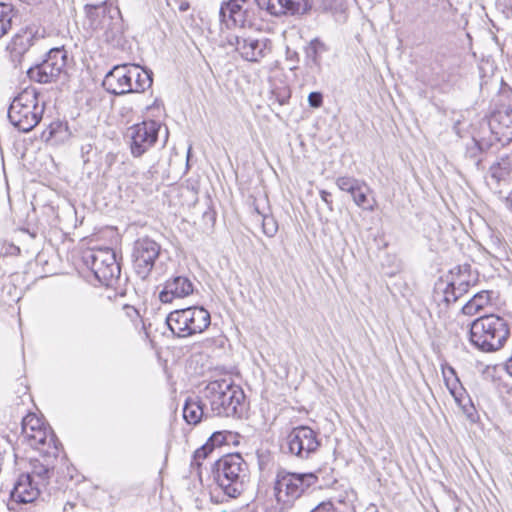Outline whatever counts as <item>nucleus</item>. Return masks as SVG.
Masks as SVG:
<instances>
[{"label": "nucleus", "instance_id": "1", "mask_svg": "<svg viewBox=\"0 0 512 512\" xmlns=\"http://www.w3.org/2000/svg\"><path fill=\"white\" fill-rule=\"evenodd\" d=\"M469 342L484 353L499 351L510 336L508 322L496 314L478 317L470 323Z\"/></svg>", "mask_w": 512, "mask_h": 512}, {"label": "nucleus", "instance_id": "2", "mask_svg": "<svg viewBox=\"0 0 512 512\" xmlns=\"http://www.w3.org/2000/svg\"><path fill=\"white\" fill-rule=\"evenodd\" d=\"M213 416L240 417L245 395L243 390L229 379L209 382L202 391Z\"/></svg>", "mask_w": 512, "mask_h": 512}, {"label": "nucleus", "instance_id": "3", "mask_svg": "<svg viewBox=\"0 0 512 512\" xmlns=\"http://www.w3.org/2000/svg\"><path fill=\"white\" fill-rule=\"evenodd\" d=\"M153 83L152 72L136 64L115 65L103 80L104 89L113 95L142 93Z\"/></svg>", "mask_w": 512, "mask_h": 512}, {"label": "nucleus", "instance_id": "4", "mask_svg": "<svg viewBox=\"0 0 512 512\" xmlns=\"http://www.w3.org/2000/svg\"><path fill=\"white\" fill-rule=\"evenodd\" d=\"M35 88H25L11 102L8 109L10 123L21 132H29L43 117L45 103L39 101Z\"/></svg>", "mask_w": 512, "mask_h": 512}, {"label": "nucleus", "instance_id": "5", "mask_svg": "<svg viewBox=\"0 0 512 512\" xmlns=\"http://www.w3.org/2000/svg\"><path fill=\"white\" fill-rule=\"evenodd\" d=\"M215 479L227 496L237 498L245 490L248 465L240 454H227L215 463Z\"/></svg>", "mask_w": 512, "mask_h": 512}, {"label": "nucleus", "instance_id": "6", "mask_svg": "<svg viewBox=\"0 0 512 512\" xmlns=\"http://www.w3.org/2000/svg\"><path fill=\"white\" fill-rule=\"evenodd\" d=\"M319 478L313 472L297 473L279 469L274 480V494L279 504L291 506L316 486Z\"/></svg>", "mask_w": 512, "mask_h": 512}, {"label": "nucleus", "instance_id": "7", "mask_svg": "<svg viewBox=\"0 0 512 512\" xmlns=\"http://www.w3.org/2000/svg\"><path fill=\"white\" fill-rule=\"evenodd\" d=\"M210 322V313L198 306L174 310L166 318L171 332L182 338L202 333L209 327Z\"/></svg>", "mask_w": 512, "mask_h": 512}, {"label": "nucleus", "instance_id": "8", "mask_svg": "<svg viewBox=\"0 0 512 512\" xmlns=\"http://www.w3.org/2000/svg\"><path fill=\"white\" fill-rule=\"evenodd\" d=\"M83 260L102 285L114 287L119 281L121 269L112 249L100 248L88 251L84 254Z\"/></svg>", "mask_w": 512, "mask_h": 512}, {"label": "nucleus", "instance_id": "9", "mask_svg": "<svg viewBox=\"0 0 512 512\" xmlns=\"http://www.w3.org/2000/svg\"><path fill=\"white\" fill-rule=\"evenodd\" d=\"M67 64V52L63 47L52 48L46 58L27 71L29 78L39 83H51L64 71Z\"/></svg>", "mask_w": 512, "mask_h": 512}, {"label": "nucleus", "instance_id": "10", "mask_svg": "<svg viewBox=\"0 0 512 512\" xmlns=\"http://www.w3.org/2000/svg\"><path fill=\"white\" fill-rule=\"evenodd\" d=\"M481 129L488 130L491 136L485 142L492 145L494 141L505 146L512 142V107H503L493 112L489 118L482 120Z\"/></svg>", "mask_w": 512, "mask_h": 512}, {"label": "nucleus", "instance_id": "11", "mask_svg": "<svg viewBox=\"0 0 512 512\" xmlns=\"http://www.w3.org/2000/svg\"><path fill=\"white\" fill-rule=\"evenodd\" d=\"M161 123L149 120L135 124L128 128L127 138L130 139V150L134 157L146 153L158 139Z\"/></svg>", "mask_w": 512, "mask_h": 512}, {"label": "nucleus", "instance_id": "12", "mask_svg": "<svg viewBox=\"0 0 512 512\" xmlns=\"http://www.w3.org/2000/svg\"><path fill=\"white\" fill-rule=\"evenodd\" d=\"M160 245L151 238L143 237L138 239L133 246L132 259L136 274L141 279H146L159 257Z\"/></svg>", "mask_w": 512, "mask_h": 512}, {"label": "nucleus", "instance_id": "13", "mask_svg": "<svg viewBox=\"0 0 512 512\" xmlns=\"http://www.w3.org/2000/svg\"><path fill=\"white\" fill-rule=\"evenodd\" d=\"M286 442L289 453L300 459H308L321 444L317 433L308 426L294 427L287 435Z\"/></svg>", "mask_w": 512, "mask_h": 512}, {"label": "nucleus", "instance_id": "14", "mask_svg": "<svg viewBox=\"0 0 512 512\" xmlns=\"http://www.w3.org/2000/svg\"><path fill=\"white\" fill-rule=\"evenodd\" d=\"M270 41L243 34H232L227 37V44L235 49L240 56L250 62H258L265 57Z\"/></svg>", "mask_w": 512, "mask_h": 512}, {"label": "nucleus", "instance_id": "15", "mask_svg": "<svg viewBox=\"0 0 512 512\" xmlns=\"http://www.w3.org/2000/svg\"><path fill=\"white\" fill-rule=\"evenodd\" d=\"M261 10L272 16H299L312 8V0H255Z\"/></svg>", "mask_w": 512, "mask_h": 512}, {"label": "nucleus", "instance_id": "16", "mask_svg": "<svg viewBox=\"0 0 512 512\" xmlns=\"http://www.w3.org/2000/svg\"><path fill=\"white\" fill-rule=\"evenodd\" d=\"M84 9L89 25L94 31L121 17L119 8L108 0L98 4H86Z\"/></svg>", "mask_w": 512, "mask_h": 512}, {"label": "nucleus", "instance_id": "17", "mask_svg": "<svg viewBox=\"0 0 512 512\" xmlns=\"http://www.w3.org/2000/svg\"><path fill=\"white\" fill-rule=\"evenodd\" d=\"M336 185L341 191L349 193L358 207L370 211L374 210L375 201L373 200V203H370L368 199L370 188L363 180L342 176L336 179Z\"/></svg>", "mask_w": 512, "mask_h": 512}, {"label": "nucleus", "instance_id": "18", "mask_svg": "<svg viewBox=\"0 0 512 512\" xmlns=\"http://www.w3.org/2000/svg\"><path fill=\"white\" fill-rule=\"evenodd\" d=\"M247 0H228L223 2L220 10V21L227 28L240 27L243 28L247 21V9L244 7Z\"/></svg>", "mask_w": 512, "mask_h": 512}, {"label": "nucleus", "instance_id": "19", "mask_svg": "<svg viewBox=\"0 0 512 512\" xmlns=\"http://www.w3.org/2000/svg\"><path fill=\"white\" fill-rule=\"evenodd\" d=\"M33 449L40 453H48L49 456H58L60 452L59 443L54 433L44 424L35 433L24 438Z\"/></svg>", "mask_w": 512, "mask_h": 512}, {"label": "nucleus", "instance_id": "20", "mask_svg": "<svg viewBox=\"0 0 512 512\" xmlns=\"http://www.w3.org/2000/svg\"><path fill=\"white\" fill-rule=\"evenodd\" d=\"M329 51V46L319 38L312 39L304 47V67L307 75L315 76L322 71L323 55Z\"/></svg>", "mask_w": 512, "mask_h": 512}, {"label": "nucleus", "instance_id": "21", "mask_svg": "<svg viewBox=\"0 0 512 512\" xmlns=\"http://www.w3.org/2000/svg\"><path fill=\"white\" fill-rule=\"evenodd\" d=\"M40 455L41 459L35 458L30 461V471L25 474L45 488L53 475L55 461L58 456H49L48 453H40Z\"/></svg>", "mask_w": 512, "mask_h": 512}, {"label": "nucleus", "instance_id": "22", "mask_svg": "<svg viewBox=\"0 0 512 512\" xmlns=\"http://www.w3.org/2000/svg\"><path fill=\"white\" fill-rule=\"evenodd\" d=\"M194 291L192 281L185 276H175L167 280L163 290L159 293L162 303H171L176 298H184Z\"/></svg>", "mask_w": 512, "mask_h": 512}, {"label": "nucleus", "instance_id": "23", "mask_svg": "<svg viewBox=\"0 0 512 512\" xmlns=\"http://www.w3.org/2000/svg\"><path fill=\"white\" fill-rule=\"evenodd\" d=\"M42 489L43 487L32 480L29 475L23 473L18 477L11 491V498L16 503H32L38 498Z\"/></svg>", "mask_w": 512, "mask_h": 512}, {"label": "nucleus", "instance_id": "24", "mask_svg": "<svg viewBox=\"0 0 512 512\" xmlns=\"http://www.w3.org/2000/svg\"><path fill=\"white\" fill-rule=\"evenodd\" d=\"M212 417L208 403L203 396L188 397L183 407V418L188 424L197 425L202 419Z\"/></svg>", "mask_w": 512, "mask_h": 512}, {"label": "nucleus", "instance_id": "25", "mask_svg": "<svg viewBox=\"0 0 512 512\" xmlns=\"http://www.w3.org/2000/svg\"><path fill=\"white\" fill-rule=\"evenodd\" d=\"M34 39L35 37L32 30H23L12 38L7 49L9 50L14 62H21V58L33 45Z\"/></svg>", "mask_w": 512, "mask_h": 512}, {"label": "nucleus", "instance_id": "26", "mask_svg": "<svg viewBox=\"0 0 512 512\" xmlns=\"http://www.w3.org/2000/svg\"><path fill=\"white\" fill-rule=\"evenodd\" d=\"M251 217L253 222L261 224L262 232L267 237L275 236L278 231L277 221L270 213H267L264 210H260L259 204L256 201L253 202V211Z\"/></svg>", "mask_w": 512, "mask_h": 512}, {"label": "nucleus", "instance_id": "27", "mask_svg": "<svg viewBox=\"0 0 512 512\" xmlns=\"http://www.w3.org/2000/svg\"><path fill=\"white\" fill-rule=\"evenodd\" d=\"M69 136L67 125L61 121H55L42 132L41 139L50 145H59L64 143Z\"/></svg>", "mask_w": 512, "mask_h": 512}, {"label": "nucleus", "instance_id": "28", "mask_svg": "<svg viewBox=\"0 0 512 512\" xmlns=\"http://www.w3.org/2000/svg\"><path fill=\"white\" fill-rule=\"evenodd\" d=\"M442 375L444 378L445 385L449 390L450 394L453 396L455 402L458 405H461L462 394H464V389L461 385V382L457 376L455 369L449 365H442Z\"/></svg>", "mask_w": 512, "mask_h": 512}, {"label": "nucleus", "instance_id": "29", "mask_svg": "<svg viewBox=\"0 0 512 512\" xmlns=\"http://www.w3.org/2000/svg\"><path fill=\"white\" fill-rule=\"evenodd\" d=\"M491 304V292L487 290L476 293L463 307L462 313L467 316H473L481 312L486 306Z\"/></svg>", "mask_w": 512, "mask_h": 512}, {"label": "nucleus", "instance_id": "30", "mask_svg": "<svg viewBox=\"0 0 512 512\" xmlns=\"http://www.w3.org/2000/svg\"><path fill=\"white\" fill-rule=\"evenodd\" d=\"M97 31H102L103 40L111 45L118 46L121 44L122 36H123V27H122V19L119 17L118 19L113 20L108 23L107 26H103V28H99Z\"/></svg>", "mask_w": 512, "mask_h": 512}, {"label": "nucleus", "instance_id": "31", "mask_svg": "<svg viewBox=\"0 0 512 512\" xmlns=\"http://www.w3.org/2000/svg\"><path fill=\"white\" fill-rule=\"evenodd\" d=\"M489 174L497 183L511 177L512 166L508 157H502L489 168Z\"/></svg>", "mask_w": 512, "mask_h": 512}, {"label": "nucleus", "instance_id": "32", "mask_svg": "<svg viewBox=\"0 0 512 512\" xmlns=\"http://www.w3.org/2000/svg\"><path fill=\"white\" fill-rule=\"evenodd\" d=\"M469 269V265L457 267V274L455 277H453L452 281L450 282V284L453 285V288H455V290L457 291V295L463 296L465 293L468 292V289L471 284V276L468 273Z\"/></svg>", "mask_w": 512, "mask_h": 512}, {"label": "nucleus", "instance_id": "33", "mask_svg": "<svg viewBox=\"0 0 512 512\" xmlns=\"http://www.w3.org/2000/svg\"><path fill=\"white\" fill-rule=\"evenodd\" d=\"M14 16L15 11L12 4L0 3V39L11 29Z\"/></svg>", "mask_w": 512, "mask_h": 512}, {"label": "nucleus", "instance_id": "34", "mask_svg": "<svg viewBox=\"0 0 512 512\" xmlns=\"http://www.w3.org/2000/svg\"><path fill=\"white\" fill-rule=\"evenodd\" d=\"M44 425V422L35 414L30 413L22 419L21 423V436L24 439L30 433H35L39 428Z\"/></svg>", "mask_w": 512, "mask_h": 512}, {"label": "nucleus", "instance_id": "35", "mask_svg": "<svg viewBox=\"0 0 512 512\" xmlns=\"http://www.w3.org/2000/svg\"><path fill=\"white\" fill-rule=\"evenodd\" d=\"M484 141V138L482 140H479L476 137H473L471 142L467 144L466 156L471 159H477V157L482 151V145L484 144Z\"/></svg>", "mask_w": 512, "mask_h": 512}, {"label": "nucleus", "instance_id": "36", "mask_svg": "<svg viewBox=\"0 0 512 512\" xmlns=\"http://www.w3.org/2000/svg\"><path fill=\"white\" fill-rule=\"evenodd\" d=\"M212 452L213 449L211 448V445L206 442L202 447L198 448L194 452L192 465H196L199 467L201 465L200 461L207 458L208 455Z\"/></svg>", "mask_w": 512, "mask_h": 512}, {"label": "nucleus", "instance_id": "37", "mask_svg": "<svg viewBox=\"0 0 512 512\" xmlns=\"http://www.w3.org/2000/svg\"><path fill=\"white\" fill-rule=\"evenodd\" d=\"M457 291L455 288H453V285L450 283L446 286L444 290V300L446 303H454L456 302L461 296L456 294Z\"/></svg>", "mask_w": 512, "mask_h": 512}, {"label": "nucleus", "instance_id": "38", "mask_svg": "<svg viewBox=\"0 0 512 512\" xmlns=\"http://www.w3.org/2000/svg\"><path fill=\"white\" fill-rule=\"evenodd\" d=\"M459 406L462 408V411L466 414L467 418H469L471 421L475 420L474 419L475 408L472 405V403L470 402V400H467V402H465V397L463 394H462V404Z\"/></svg>", "mask_w": 512, "mask_h": 512}, {"label": "nucleus", "instance_id": "39", "mask_svg": "<svg viewBox=\"0 0 512 512\" xmlns=\"http://www.w3.org/2000/svg\"><path fill=\"white\" fill-rule=\"evenodd\" d=\"M225 442H226V436L222 432L213 433L207 441V443L211 445V448L213 450L215 447L221 446Z\"/></svg>", "mask_w": 512, "mask_h": 512}, {"label": "nucleus", "instance_id": "40", "mask_svg": "<svg viewBox=\"0 0 512 512\" xmlns=\"http://www.w3.org/2000/svg\"><path fill=\"white\" fill-rule=\"evenodd\" d=\"M308 103L312 108H319L323 104V96L320 92H311L308 95Z\"/></svg>", "mask_w": 512, "mask_h": 512}, {"label": "nucleus", "instance_id": "41", "mask_svg": "<svg viewBox=\"0 0 512 512\" xmlns=\"http://www.w3.org/2000/svg\"><path fill=\"white\" fill-rule=\"evenodd\" d=\"M310 512H335L334 505L331 501H323L319 503Z\"/></svg>", "mask_w": 512, "mask_h": 512}, {"label": "nucleus", "instance_id": "42", "mask_svg": "<svg viewBox=\"0 0 512 512\" xmlns=\"http://www.w3.org/2000/svg\"><path fill=\"white\" fill-rule=\"evenodd\" d=\"M320 197L322 201L327 205L329 211L333 210V202L331 199V193L326 190H320Z\"/></svg>", "mask_w": 512, "mask_h": 512}, {"label": "nucleus", "instance_id": "43", "mask_svg": "<svg viewBox=\"0 0 512 512\" xmlns=\"http://www.w3.org/2000/svg\"><path fill=\"white\" fill-rule=\"evenodd\" d=\"M505 369L507 373L512 377V355L509 357L505 364Z\"/></svg>", "mask_w": 512, "mask_h": 512}, {"label": "nucleus", "instance_id": "44", "mask_svg": "<svg viewBox=\"0 0 512 512\" xmlns=\"http://www.w3.org/2000/svg\"><path fill=\"white\" fill-rule=\"evenodd\" d=\"M190 7V4L187 2V1H182L180 4H179V10L184 12V11H187Z\"/></svg>", "mask_w": 512, "mask_h": 512}, {"label": "nucleus", "instance_id": "45", "mask_svg": "<svg viewBox=\"0 0 512 512\" xmlns=\"http://www.w3.org/2000/svg\"><path fill=\"white\" fill-rule=\"evenodd\" d=\"M426 3L431 4L433 6H437L440 3L445 2L446 0H424Z\"/></svg>", "mask_w": 512, "mask_h": 512}, {"label": "nucleus", "instance_id": "46", "mask_svg": "<svg viewBox=\"0 0 512 512\" xmlns=\"http://www.w3.org/2000/svg\"><path fill=\"white\" fill-rule=\"evenodd\" d=\"M506 204L512 210V191L509 193L506 199Z\"/></svg>", "mask_w": 512, "mask_h": 512}, {"label": "nucleus", "instance_id": "47", "mask_svg": "<svg viewBox=\"0 0 512 512\" xmlns=\"http://www.w3.org/2000/svg\"><path fill=\"white\" fill-rule=\"evenodd\" d=\"M288 55H289V56H288V59L298 61V54H297V52H292V53L290 54V52L288 51Z\"/></svg>", "mask_w": 512, "mask_h": 512}, {"label": "nucleus", "instance_id": "48", "mask_svg": "<svg viewBox=\"0 0 512 512\" xmlns=\"http://www.w3.org/2000/svg\"><path fill=\"white\" fill-rule=\"evenodd\" d=\"M259 466L261 469H264L265 467V461L261 458V456L259 457Z\"/></svg>", "mask_w": 512, "mask_h": 512}, {"label": "nucleus", "instance_id": "49", "mask_svg": "<svg viewBox=\"0 0 512 512\" xmlns=\"http://www.w3.org/2000/svg\"><path fill=\"white\" fill-rule=\"evenodd\" d=\"M70 507L71 509L74 507V504L68 502L65 506H64V510L67 511V507Z\"/></svg>", "mask_w": 512, "mask_h": 512}, {"label": "nucleus", "instance_id": "50", "mask_svg": "<svg viewBox=\"0 0 512 512\" xmlns=\"http://www.w3.org/2000/svg\"><path fill=\"white\" fill-rule=\"evenodd\" d=\"M266 512H281L278 508H270Z\"/></svg>", "mask_w": 512, "mask_h": 512}, {"label": "nucleus", "instance_id": "51", "mask_svg": "<svg viewBox=\"0 0 512 512\" xmlns=\"http://www.w3.org/2000/svg\"><path fill=\"white\" fill-rule=\"evenodd\" d=\"M457 125H458V123H456V124L454 125V128H453V129H454V131H455L457 134H459V132H458V130H457Z\"/></svg>", "mask_w": 512, "mask_h": 512}, {"label": "nucleus", "instance_id": "52", "mask_svg": "<svg viewBox=\"0 0 512 512\" xmlns=\"http://www.w3.org/2000/svg\"><path fill=\"white\" fill-rule=\"evenodd\" d=\"M191 148H188V156L190 155Z\"/></svg>", "mask_w": 512, "mask_h": 512}]
</instances>
